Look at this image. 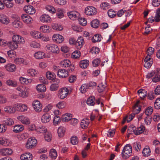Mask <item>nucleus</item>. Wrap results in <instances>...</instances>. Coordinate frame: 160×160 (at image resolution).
<instances>
[{"mask_svg":"<svg viewBox=\"0 0 160 160\" xmlns=\"http://www.w3.org/2000/svg\"><path fill=\"white\" fill-rule=\"evenodd\" d=\"M89 123L88 119H83L81 122V127L82 128H87Z\"/></svg>","mask_w":160,"mask_h":160,"instance_id":"nucleus-27","label":"nucleus"},{"mask_svg":"<svg viewBox=\"0 0 160 160\" xmlns=\"http://www.w3.org/2000/svg\"><path fill=\"white\" fill-rule=\"evenodd\" d=\"M12 152V150L9 148H5L0 150V153L3 156L10 155Z\"/></svg>","mask_w":160,"mask_h":160,"instance_id":"nucleus-20","label":"nucleus"},{"mask_svg":"<svg viewBox=\"0 0 160 160\" xmlns=\"http://www.w3.org/2000/svg\"><path fill=\"white\" fill-rule=\"evenodd\" d=\"M36 89L38 92H44L46 91V88L45 85L42 84H40L37 86Z\"/></svg>","mask_w":160,"mask_h":160,"instance_id":"nucleus-38","label":"nucleus"},{"mask_svg":"<svg viewBox=\"0 0 160 160\" xmlns=\"http://www.w3.org/2000/svg\"><path fill=\"white\" fill-rule=\"evenodd\" d=\"M5 67L7 70L10 72L14 71L16 69V66L14 64H8Z\"/></svg>","mask_w":160,"mask_h":160,"instance_id":"nucleus-26","label":"nucleus"},{"mask_svg":"<svg viewBox=\"0 0 160 160\" xmlns=\"http://www.w3.org/2000/svg\"><path fill=\"white\" fill-rule=\"evenodd\" d=\"M66 131V128L63 127H60L58 129V136L60 137L63 136Z\"/></svg>","mask_w":160,"mask_h":160,"instance_id":"nucleus-33","label":"nucleus"},{"mask_svg":"<svg viewBox=\"0 0 160 160\" xmlns=\"http://www.w3.org/2000/svg\"><path fill=\"white\" fill-rule=\"evenodd\" d=\"M60 64L63 68H68V70L69 72H72L75 68L74 65L71 64L70 61L68 59H65L61 61Z\"/></svg>","mask_w":160,"mask_h":160,"instance_id":"nucleus-1","label":"nucleus"},{"mask_svg":"<svg viewBox=\"0 0 160 160\" xmlns=\"http://www.w3.org/2000/svg\"><path fill=\"white\" fill-rule=\"evenodd\" d=\"M153 112L152 107H149L147 108L145 112V113L147 116H150Z\"/></svg>","mask_w":160,"mask_h":160,"instance_id":"nucleus-57","label":"nucleus"},{"mask_svg":"<svg viewBox=\"0 0 160 160\" xmlns=\"http://www.w3.org/2000/svg\"><path fill=\"white\" fill-rule=\"evenodd\" d=\"M12 41L17 44H23L25 42L24 39L20 35H14L12 37Z\"/></svg>","mask_w":160,"mask_h":160,"instance_id":"nucleus-8","label":"nucleus"},{"mask_svg":"<svg viewBox=\"0 0 160 160\" xmlns=\"http://www.w3.org/2000/svg\"><path fill=\"white\" fill-rule=\"evenodd\" d=\"M89 61L87 60H84L81 61L80 62V67L82 68H87L89 65Z\"/></svg>","mask_w":160,"mask_h":160,"instance_id":"nucleus-30","label":"nucleus"},{"mask_svg":"<svg viewBox=\"0 0 160 160\" xmlns=\"http://www.w3.org/2000/svg\"><path fill=\"white\" fill-rule=\"evenodd\" d=\"M24 129V127L22 125H17L13 128V131L14 132L18 133L22 131Z\"/></svg>","mask_w":160,"mask_h":160,"instance_id":"nucleus-25","label":"nucleus"},{"mask_svg":"<svg viewBox=\"0 0 160 160\" xmlns=\"http://www.w3.org/2000/svg\"><path fill=\"white\" fill-rule=\"evenodd\" d=\"M78 139L76 136H73L71 138V142L72 144H76L78 143Z\"/></svg>","mask_w":160,"mask_h":160,"instance_id":"nucleus-62","label":"nucleus"},{"mask_svg":"<svg viewBox=\"0 0 160 160\" xmlns=\"http://www.w3.org/2000/svg\"><path fill=\"white\" fill-rule=\"evenodd\" d=\"M40 20L43 22H49L51 21V18L48 15L44 14L40 17Z\"/></svg>","mask_w":160,"mask_h":160,"instance_id":"nucleus-23","label":"nucleus"},{"mask_svg":"<svg viewBox=\"0 0 160 160\" xmlns=\"http://www.w3.org/2000/svg\"><path fill=\"white\" fill-rule=\"evenodd\" d=\"M18 44L12 41L9 43V46L11 49H15L18 47Z\"/></svg>","mask_w":160,"mask_h":160,"instance_id":"nucleus-55","label":"nucleus"},{"mask_svg":"<svg viewBox=\"0 0 160 160\" xmlns=\"http://www.w3.org/2000/svg\"><path fill=\"white\" fill-rule=\"evenodd\" d=\"M37 141L34 137H32L28 139L26 145L27 149H29L34 148L37 143Z\"/></svg>","mask_w":160,"mask_h":160,"instance_id":"nucleus-4","label":"nucleus"},{"mask_svg":"<svg viewBox=\"0 0 160 160\" xmlns=\"http://www.w3.org/2000/svg\"><path fill=\"white\" fill-rule=\"evenodd\" d=\"M68 89L66 88L60 89L58 91V97L61 99H63L68 96Z\"/></svg>","mask_w":160,"mask_h":160,"instance_id":"nucleus-6","label":"nucleus"},{"mask_svg":"<svg viewBox=\"0 0 160 160\" xmlns=\"http://www.w3.org/2000/svg\"><path fill=\"white\" fill-rule=\"evenodd\" d=\"M21 18L22 20L26 23L30 24L32 22L33 20L32 18L27 14H22Z\"/></svg>","mask_w":160,"mask_h":160,"instance_id":"nucleus-14","label":"nucleus"},{"mask_svg":"<svg viewBox=\"0 0 160 160\" xmlns=\"http://www.w3.org/2000/svg\"><path fill=\"white\" fill-rule=\"evenodd\" d=\"M53 40L57 43H60L62 42L64 40L63 37L59 34H54L52 37Z\"/></svg>","mask_w":160,"mask_h":160,"instance_id":"nucleus-13","label":"nucleus"},{"mask_svg":"<svg viewBox=\"0 0 160 160\" xmlns=\"http://www.w3.org/2000/svg\"><path fill=\"white\" fill-rule=\"evenodd\" d=\"M88 89L87 84H83L80 88V90L81 93H84L86 92Z\"/></svg>","mask_w":160,"mask_h":160,"instance_id":"nucleus-49","label":"nucleus"},{"mask_svg":"<svg viewBox=\"0 0 160 160\" xmlns=\"http://www.w3.org/2000/svg\"><path fill=\"white\" fill-rule=\"evenodd\" d=\"M84 43L83 38L82 37H79L75 43L76 47L78 49H80Z\"/></svg>","mask_w":160,"mask_h":160,"instance_id":"nucleus-16","label":"nucleus"},{"mask_svg":"<svg viewBox=\"0 0 160 160\" xmlns=\"http://www.w3.org/2000/svg\"><path fill=\"white\" fill-rule=\"evenodd\" d=\"M50 119V115L48 113L44 114L41 118V121L43 123H46L49 122Z\"/></svg>","mask_w":160,"mask_h":160,"instance_id":"nucleus-22","label":"nucleus"},{"mask_svg":"<svg viewBox=\"0 0 160 160\" xmlns=\"http://www.w3.org/2000/svg\"><path fill=\"white\" fill-rule=\"evenodd\" d=\"M13 0H3V2L6 6L8 8H12L13 6V4L12 2Z\"/></svg>","mask_w":160,"mask_h":160,"instance_id":"nucleus-41","label":"nucleus"},{"mask_svg":"<svg viewBox=\"0 0 160 160\" xmlns=\"http://www.w3.org/2000/svg\"><path fill=\"white\" fill-rule=\"evenodd\" d=\"M0 22L3 24H8L10 22L9 18L3 14H0Z\"/></svg>","mask_w":160,"mask_h":160,"instance_id":"nucleus-21","label":"nucleus"},{"mask_svg":"<svg viewBox=\"0 0 160 160\" xmlns=\"http://www.w3.org/2000/svg\"><path fill=\"white\" fill-rule=\"evenodd\" d=\"M45 53L42 52H36L34 54V57L37 59H40L44 58L45 57Z\"/></svg>","mask_w":160,"mask_h":160,"instance_id":"nucleus-31","label":"nucleus"},{"mask_svg":"<svg viewBox=\"0 0 160 160\" xmlns=\"http://www.w3.org/2000/svg\"><path fill=\"white\" fill-rule=\"evenodd\" d=\"M95 98L94 96H91L87 100V103L89 105L93 106L95 104Z\"/></svg>","mask_w":160,"mask_h":160,"instance_id":"nucleus-37","label":"nucleus"},{"mask_svg":"<svg viewBox=\"0 0 160 160\" xmlns=\"http://www.w3.org/2000/svg\"><path fill=\"white\" fill-rule=\"evenodd\" d=\"M31 35L32 37L35 38L39 39L41 34L39 32L36 31H32L31 32Z\"/></svg>","mask_w":160,"mask_h":160,"instance_id":"nucleus-35","label":"nucleus"},{"mask_svg":"<svg viewBox=\"0 0 160 160\" xmlns=\"http://www.w3.org/2000/svg\"><path fill=\"white\" fill-rule=\"evenodd\" d=\"M4 110L6 112L11 114L14 113L16 112L15 105L13 106H6L4 108Z\"/></svg>","mask_w":160,"mask_h":160,"instance_id":"nucleus-15","label":"nucleus"},{"mask_svg":"<svg viewBox=\"0 0 160 160\" xmlns=\"http://www.w3.org/2000/svg\"><path fill=\"white\" fill-rule=\"evenodd\" d=\"M16 89L19 92H18V94L21 97L25 98L28 96V89L25 87L22 86H19Z\"/></svg>","mask_w":160,"mask_h":160,"instance_id":"nucleus-3","label":"nucleus"},{"mask_svg":"<svg viewBox=\"0 0 160 160\" xmlns=\"http://www.w3.org/2000/svg\"><path fill=\"white\" fill-rule=\"evenodd\" d=\"M47 130L45 127L43 126H41L38 127H37L36 132L38 133H44L46 132Z\"/></svg>","mask_w":160,"mask_h":160,"instance_id":"nucleus-32","label":"nucleus"},{"mask_svg":"<svg viewBox=\"0 0 160 160\" xmlns=\"http://www.w3.org/2000/svg\"><path fill=\"white\" fill-rule=\"evenodd\" d=\"M139 103V101H138L134 106V112L136 113H138L141 110V108L138 107V104Z\"/></svg>","mask_w":160,"mask_h":160,"instance_id":"nucleus-53","label":"nucleus"},{"mask_svg":"<svg viewBox=\"0 0 160 160\" xmlns=\"http://www.w3.org/2000/svg\"><path fill=\"white\" fill-rule=\"evenodd\" d=\"M50 27L47 25H44L41 26L40 28V30L44 33H48L49 32Z\"/></svg>","mask_w":160,"mask_h":160,"instance_id":"nucleus-47","label":"nucleus"},{"mask_svg":"<svg viewBox=\"0 0 160 160\" xmlns=\"http://www.w3.org/2000/svg\"><path fill=\"white\" fill-rule=\"evenodd\" d=\"M101 60L100 59H95L92 62V64L93 67H97L98 66Z\"/></svg>","mask_w":160,"mask_h":160,"instance_id":"nucleus-63","label":"nucleus"},{"mask_svg":"<svg viewBox=\"0 0 160 160\" xmlns=\"http://www.w3.org/2000/svg\"><path fill=\"white\" fill-rule=\"evenodd\" d=\"M138 92L139 94L140 98L143 100L144 98L147 96L146 92L144 89H139Z\"/></svg>","mask_w":160,"mask_h":160,"instance_id":"nucleus-34","label":"nucleus"},{"mask_svg":"<svg viewBox=\"0 0 160 160\" xmlns=\"http://www.w3.org/2000/svg\"><path fill=\"white\" fill-rule=\"evenodd\" d=\"M91 25L93 28H97L98 27L99 25V22L97 19L93 20L91 22Z\"/></svg>","mask_w":160,"mask_h":160,"instance_id":"nucleus-45","label":"nucleus"},{"mask_svg":"<svg viewBox=\"0 0 160 160\" xmlns=\"http://www.w3.org/2000/svg\"><path fill=\"white\" fill-rule=\"evenodd\" d=\"M102 37L100 35L96 34L94 35L92 38V41L93 42H100L101 41Z\"/></svg>","mask_w":160,"mask_h":160,"instance_id":"nucleus-36","label":"nucleus"},{"mask_svg":"<svg viewBox=\"0 0 160 160\" xmlns=\"http://www.w3.org/2000/svg\"><path fill=\"white\" fill-rule=\"evenodd\" d=\"M19 81L22 84H28L32 82V80L31 79H27L25 78L21 77L19 78Z\"/></svg>","mask_w":160,"mask_h":160,"instance_id":"nucleus-28","label":"nucleus"},{"mask_svg":"<svg viewBox=\"0 0 160 160\" xmlns=\"http://www.w3.org/2000/svg\"><path fill=\"white\" fill-rule=\"evenodd\" d=\"M154 107L156 109H159L160 108V98L157 99L154 104Z\"/></svg>","mask_w":160,"mask_h":160,"instance_id":"nucleus-64","label":"nucleus"},{"mask_svg":"<svg viewBox=\"0 0 160 160\" xmlns=\"http://www.w3.org/2000/svg\"><path fill=\"white\" fill-rule=\"evenodd\" d=\"M24 10L25 12L30 15H32L36 12V10L34 7L30 5L25 6Z\"/></svg>","mask_w":160,"mask_h":160,"instance_id":"nucleus-10","label":"nucleus"},{"mask_svg":"<svg viewBox=\"0 0 160 160\" xmlns=\"http://www.w3.org/2000/svg\"><path fill=\"white\" fill-rule=\"evenodd\" d=\"M106 87V85L103 84L101 83L98 86V92L100 93L102 92L104 90L105 88Z\"/></svg>","mask_w":160,"mask_h":160,"instance_id":"nucleus-50","label":"nucleus"},{"mask_svg":"<svg viewBox=\"0 0 160 160\" xmlns=\"http://www.w3.org/2000/svg\"><path fill=\"white\" fill-rule=\"evenodd\" d=\"M46 49L47 51L51 52L53 53H58L59 52V48L56 45L54 44H48L46 45Z\"/></svg>","mask_w":160,"mask_h":160,"instance_id":"nucleus-5","label":"nucleus"},{"mask_svg":"<svg viewBox=\"0 0 160 160\" xmlns=\"http://www.w3.org/2000/svg\"><path fill=\"white\" fill-rule=\"evenodd\" d=\"M151 151L148 146H146L143 149L142 154L144 157H148L150 155Z\"/></svg>","mask_w":160,"mask_h":160,"instance_id":"nucleus-29","label":"nucleus"},{"mask_svg":"<svg viewBox=\"0 0 160 160\" xmlns=\"http://www.w3.org/2000/svg\"><path fill=\"white\" fill-rule=\"evenodd\" d=\"M52 27L53 29L58 31H62L63 29L61 25L57 23L53 24L52 25Z\"/></svg>","mask_w":160,"mask_h":160,"instance_id":"nucleus-39","label":"nucleus"},{"mask_svg":"<svg viewBox=\"0 0 160 160\" xmlns=\"http://www.w3.org/2000/svg\"><path fill=\"white\" fill-rule=\"evenodd\" d=\"M12 25L15 28H20L22 26V23L18 20H16L12 23Z\"/></svg>","mask_w":160,"mask_h":160,"instance_id":"nucleus-54","label":"nucleus"},{"mask_svg":"<svg viewBox=\"0 0 160 160\" xmlns=\"http://www.w3.org/2000/svg\"><path fill=\"white\" fill-rule=\"evenodd\" d=\"M17 119L24 124H29L30 123L29 118L23 116H20L17 117Z\"/></svg>","mask_w":160,"mask_h":160,"instance_id":"nucleus-18","label":"nucleus"},{"mask_svg":"<svg viewBox=\"0 0 160 160\" xmlns=\"http://www.w3.org/2000/svg\"><path fill=\"white\" fill-rule=\"evenodd\" d=\"M49 156L52 159H55L57 156V153L55 149H52L51 150Z\"/></svg>","mask_w":160,"mask_h":160,"instance_id":"nucleus-42","label":"nucleus"},{"mask_svg":"<svg viewBox=\"0 0 160 160\" xmlns=\"http://www.w3.org/2000/svg\"><path fill=\"white\" fill-rule=\"evenodd\" d=\"M78 120L76 118H73L71 119L70 120V124L73 126H75L78 124Z\"/></svg>","mask_w":160,"mask_h":160,"instance_id":"nucleus-61","label":"nucleus"},{"mask_svg":"<svg viewBox=\"0 0 160 160\" xmlns=\"http://www.w3.org/2000/svg\"><path fill=\"white\" fill-rule=\"evenodd\" d=\"M6 84L12 87H16L17 86V83L16 81L10 79L7 80Z\"/></svg>","mask_w":160,"mask_h":160,"instance_id":"nucleus-40","label":"nucleus"},{"mask_svg":"<svg viewBox=\"0 0 160 160\" xmlns=\"http://www.w3.org/2000/svg\"><path fill=\"white\" fill-rule=\"evenodd\" d=\"M28 136V135L27 133H23L18 135L17 137L19 140H22L27 138Z\"/></svg>","mask_w":160,"mask_h":160,"instance_id":"nucleus-52","label":"nucleus"},{"mask_svg":"<svg viewBox=\"0 0 160 160\" xmlns=\"http://www.w3.org/2000/svg\"><path fill=\"white\" fill-rule=\"evenodd\" d=\"M30 45L31 47L35 48H39L40 47V44L35 41H32L31 42Z\"/></svg>","mask_w":160,"mask_h":160,"instance_id":"nucleus-60","label":"nucleus"},{"mask_svg":"<svg viewBox=\"0 0 160 160\" xmlns=\"http://www.w3.org/2000/svg\"><path fill=\"white\" fill-rule=\"evenodd\" d=\"M46 77L49 80H52L54 79L55 75L52 72H48L46 73Z\"/></svg>","mask_w":160,"mask_h":160,"instance_id":"nucleus-51","label":"nucleus"},{"mask_svg":"<svg viewBox=\"0 0 160 160\" xmlns=\"http://www.w3.org/2000/svg\"><path fill=\"white\" fill-rule=\"evenodd\" d=\"M32 105L36 112H39L42 110V105L39 101H34L32 102Z\"/></svg>","mask_w":160,"mask_h":160,"instance_id":"nucleus-9","label":"nucleus"},{"mask_svg":"<svg viewBox=\"0 0 160 160\" xmlns=\"http://www.w3.org/2000/svg\"><path fill=\"white\" fill-rule=\"evenodd\" d=\"M72 118V115L67 113L63 115L62 117V120L63 122H68Z\"/></svg>","mask_w":160,"mask_h":160,"instance_id":"nucleus-24","label":"nucleus"},{"mask_svg":"<svg viewBox=\"0 0 160 160\" xmlns=\"http://www.w3.org/2000/svg\"><path fill=\"white\" fill-rule=\"evenodd\" d=\"M145 129V128L143 126H141L140 127L138 128L135 132V134L136 135H139L144 132Z\"/></svg>","mask_w":160,"mask_h":160,"instance_id":"nucleus-46","label":"nucleus"},{"mask_svg":"<svg viewBox=\"0 0 160 160\" xmlns=\"http://www.w3.org/2000/svg\"><path fill=\"white\" fill-rule=\"evenodd\" d=\"M154 19L156 22H159L160 21V8H158L157 10Z\"/></svg>","mask_w":160,"mask_h":160,"instance_id":"nucleus-43","label":"nucleus"},{"mask_svg":"<svg viewBox=\"0 0 160 160\" xmlns=\"http://www.w3.org/2000/svg\"><path fill=\"white\" fill-rule=\"evenodd\" d=\"M85 14L89 16L94 15L97 12L96 9L92 6H88L85 9Z\"/></svg>","mask_w":160,"mask_h":160,"instance_id":"nucleus-7","label":"nucleus"},{"mask_svg":"<svg viewBox=\"0 0 160 160\" xmlns=\"http://www.w3.org/2000/svg\"><path fill=\"white\" fill-rule=\"evenodd\" d=\"M20 159L21 160H32V156L30 152H26L21 155Z\"/></svg>","mask_w":160,"mask_h":160,"instance_id":"nucleus-19","label":"nucleus"},{"mask_svg":"<svg viewBox=\"0 0 160 160\" xmlns=\"http://www.w3.org/2000/svg\"><path fill=\"white\" fill-rule=\"evenodd\" d=\"M58 75L60 78H64L68 76V71L62 69H60L58 71Z\"/></svg>","mask_w":160,"mask_h":160,"instance_id":"nucleus-17","label":"nucleus"},{"mask_svg":"<svg viewBox=\"0 0 160 160\" xmlns=\"http://www.w3.org/2000/svg\"><path fill=\"white\" fill-rule=\"evenodd\" d=\"M67 14L69 18L72 20L78 19L79 16L78 12L74 11L68 12Z\"/></svg>","mask_w":160,"mask_h":160,"instance_id":"nucleus-11","label":"nucleus"},{"mask_svg":"<svg viewBox=\"0 0 160 160\" xmlns=\"http://www.w3.org/2000/svg\"><path fill=\"white\" fill-rule=\"evenodd\" d=\"M61 121L60 117L59 116H56L54 117L53 119V123L55 125H57Z\"/></svg>","mask_w":160,"mask_h":160,"instance_id":"nucleus-58","label":"nucleus"},{"mask_svg":"<svg viewBox=\"0 0 160 160\" xmlns=\"http://www.w3.org/2000/svg\"><path fill=\"white\" fill-rule=\"evenodd\" d=\"M16 112L18 111L25 112L27 110V107L26 105L22 104H15Z\"/></svg>","mask_w":160,"mask_h":160,"instance_id":"nucleus-12","label":"nucleus"},{"mask_svg":"<svg viewBox=\"0 0 160 160\" xmlns=\"http://www.w3.org/2000/svg\"><path fill=\"white\" fill-rule=\"evenodd\" d=\"M133 147L135 150L137 152L140 150L141 148V144L139 142H134L133 143Z\"/></svg>","mask_w":160,"mask_h":160,"instance_id":"nucleus-44","label":"nucleus"},{"mask_svg":"<svg viewBox=\"0 0 160 160\" xmlns=\"http://www.w3.org/2000/svg\"><path fill=\"white\" fill-rule=\"evenodd\" d=\"M52 135L51 133L48 132L44 135V138L46 141L49 142L51 140Z\"/></svg>","mask_w":160,"mask_h":160,"instance_id":"nucleus-59","label":"nucleus"},{"mask_svg":"<svg viewBox=\"0 0 160 160\" xmlns=\"http://www.w3.org/2000/svg\"><path fill=\"white\" fill-rule=\"evenodd\" d=\"M0 144L4 146H7L9 145V142L8 140L2 138H0Z\"/></svg>","mask_w":160,"mask_h":160,"instance_id":"nucleus-48","label":"nucleus"},{"mask_svg":"<svg viewBox=\"0 0 160 160\" xmlns=\"http://www.w3.org/2000/svg\"><path fill=\"white\" fill-rule=\"evenodd\" d=\"M132 153V148L129 144L126 145L124 147L122 153V157L124 159L129 158Z\"/></svg>","mask_w":160,"mask_h":160,"instance_id":"nucleus-2","label":"nucleus"},{"mask_svg":"<svg viewBox=\"0 0 160 160\" xmlns=\"http://www.w3.org/2000/svg\"><path fill=\"white\" fill-rule=\"evenodd\" d=\"M27 72L28 75L32 77L35 76L36 74L37 73V71L34 69H29Z\"/></svg>","mask_w":160,"mask_h":160,"instance_id":"nucleus-56","label":"nucleus"}]
</instances>
